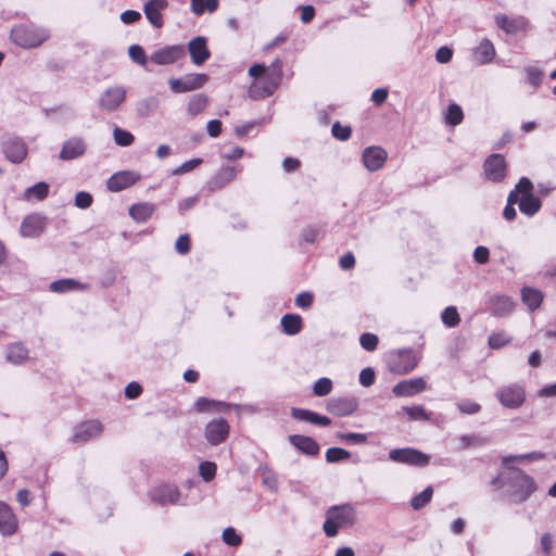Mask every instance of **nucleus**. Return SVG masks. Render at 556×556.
<instances>
[{"label":"nucleus","instance_id":"13d9d810","mask_svg":"<svg viewBox=\"0 0 556 556\" xmlns=\"http://www.w3.org/2000/svg\"><path fill=\"white\" fill-rule=\"evenodd\" d=\"M175 250L178 254L186 255L191 250V240L188 233L180 235L175 242Z\"/></svg>","mask_w":556,"mask_h":556},{"label":"nucleus","instance_id":"f257e3e1","mask_svg":"<svg viewBox=\"0 0 556 556\" xmlns=\"http://www.w3.org/2000/svg\"><path fill=\"white\" fill-rule=\"evenodd\" d=\"M249 75L253 78L248 89L250 98L256 100L270 97L282 80V62L276 59L268 67L253 64L249 68Z\"/></svg>","mask_w":556,"mask_h":556},{"label":"nucleus","instance_id":"5701e85b","mask_svg":"<svg viewBox=\"0 0 556 556\" xmlns=\"http://www.w3.org/2000/svg\"><path fill=\"white\" fill-rule=\"evenodd\" d=\"M140 176L134 172L122 170L113 174L106 182V187L112 192H118L134 186Z\"/></svg>","mask_w":556,"mask_h":556},{"label":"nucleus","instance_id":"f3484780","mask_svg":"<svg viewBox=\"0 0 556 556\" xmlns=\"http://www.w3.org/2000/svg\"><path fill=\"white\" fill-rule=\"evenodd\" d=\"M46 225V217L37 213L29 214L22 220L20 233L22 237L36 238L43 232Z\"/></svg>","mask_w":556,"mask_h":556},{"label":"nucleus","instance_id":"6e6d98bb","mask_svg":"<svg viewBox=\"0 0 556 556\" xmlns=\"http://www.w3.org/2000/svg\"><path fill=\"white\" fill-rule=\"evenodd\" d=\"M128 54L134 62H136L142 66H144L148 62L147 54H146L143 48L139 45L130 46L129 50H128Z\"/></svg>","mask_w":556,"mask_h":556},{"label":"nucleus","instance_id":"c85d7f7f","mask_svg":"<svg viewBox=\"0 0 556 556\" xmlns=\"http://www.w3.org/2000/svg\"><path fill=\"white\" fill-rule=\"evenodd\" d=\"M495 55V47L488 38L482 39L473 50V58L481 65L491 63Z\"/></svg>","mask_w":556,"mask_h":556},{"label":"nucleus","instance_id":"3c124183","mask_svg":"<svg viewBox=\"0 0 556 556\" xmlns=\"http://www.w3.org/2000/svg\"><path fill=\"white\" fill-rule=\"evenodd\" d=\"M332 390V381L329 378H319L314 387H313V393L316 396H326L328 395Z\"/></svg>","mask_w":556,"mask_h":556},{"label":"nucleus","instance_id":"423d86ee","mask_svg":"<svg viewBox=\"0 0 556 556\" xmlns=\"http://www.w3.org/2000/svg\"><path fill=\"white\" fill-rule=\"evenodd\" d=\"M495 396L504 407L517 409L526 402V390L521 384L511 383L501 387Z\"/></svg>","mask_w":556,"mask_h":556},{"label":"nucleus","instance_id":"a211bd4d","mask_svg":"<svg viewBox=\"0 0 556 556\" xmlns=\"http://www.w3.org/2000/svg\"><path fill=\"white\" fill-rule=\"evenodd\" d=\"M358 407V402L355 397H332L327 402V410L336 416H349L353 414Z\"/></svg>","mask_w":556,"mask_h":556},{"label":"nucleus","instance_id":"69168bd1","mask_svg":"<svg viewBox=\"0 0 556 556\" xmlns=\"http://www.w3.org/2000/svg\"><path fill=\"white\" fill-rule=\"evenodd\" d=\"M490 258V251L486 247H477L473 251V260L478 264H486Z\"/></svg>","mask_w":556,"mask_h":556},{"label":"nucleus","instance_id":"0e129e2a","mask_svg":"<svg viewBox=\"0 0 556 556\" xmlns=\"http://www.w3.org/2000/svg\"><path fill=\"white\" fill-rule=\"evenodd\" d=\"M92 204V197L88 192L80 191L75 197V205L79 208H87Z\"/></svg>","mask_w":556,"mask_h":556},{"label":"nucleus","instance_id":"39448f33","mask_svg":"<svg viewBox=\"0 0 556 556\" xmlns=\"http://www.w3.org/2000/svg\"><path fill=\"white\" fill-rule=\"evenodd\" d=\"M10 37L22 48H36L48 38V34L33 25L22 24L12 28Z\"/></svg>","mask_w":556,"mask_h":556},{"label":"nucleus","instance_id":"052dcab7","mask_svg":"<svg viewBox=\"0 0 556 556\" xmlns=\"http://www.w3.org/2000/svg\"><path fill=\"white\" fill-rule=\"evenodd\" d=\"M202 162H203L202 159L189 160V161L182 163L177 168H175L173 170V174L174 175H182V174L189 173V172L193 170L194 168H197L200 164H202Z\"/></svg>","mask_w":556,"mask_h":556},{"label":"nucleus","instance_id":"ddd939ff","mask_svg":"<svg viewBox=\"0 0 556 556\" xmlns=\"http://www.w3.org/2000/svg\"><path fill=\"white\" fill-rule=\"evenodd\" d=\"M387 159V151L378 146L366 148L362 154L363 164L369 172H376L382 168Z\"/></svg>","mask_w":556,"mask_h":556},{"label":"nucleus","instance_id":"7ed1b4c3","mask_svg":"<svg viewBox=\"0 0 556 556\" xmlns=\"http://www.w3.org/2000/svg\"><path fill=\"white\" fill-rule=\"evenodd\" d=\"M356 521L355 508L350 504L334 505L326 510L323 530L328 538H334L339 529L350 528Z\"/></svg>","mask_w":556,"mask_h":556},{"label":"nucleus","instance_id":"f8f14e48","mask_svg":"<svg viewBox=\"0 0 556 556\" xmlns=\"http://www.w3.org/2000/svg\"><path fill=\"white\" fill-rule=\"evenodd\" d=\"M2 151L5 157L15 164L22 163L28 154L26 143L17 137H11L4 140L2 142Z\"/></svg>","mask_w":556,"mask_h":556},{"label":"nucleus","instance_id":"b1692460","mask_svg":"<svg viewBox=\"0 0 556 556\" xmlns=\"http://www.w3.org/2000/svg\"><path fill=\"white\" fill-rule=\"evenodd\" d=\"M288 441L302 454L311 457H315L319 454L320 447L315 439L304 434H291Z\"/></svg>","mask_w":556,"mask_h":556},{"label":"nucleus","instance_id":"c9c22d12","mask_svg":"<svg viewBox=\"0 0 556 556\" xmlns=\"http://www.w3.org/2000/svg\"><path fill=\"white\" fill-rule=\"evenodd\" d=\"M155 207L151 203L142 202L130 206L129 215L138 223L148 220L154 213Z\"/></svg>","mask_w":556,"mask_h":556},{"label":"nucleus","instance_id":"4468645a","mask_svg":"<svg viewBox=\"0 0 556 556\" xmlns=\"http://www.w3.org/2000/svg\"><path fill=\"white\" fill-rule=\"evenodd\" d=\"M151 501L160 505L177 504L180 498V491L175 484H161L155 486L151 493Z\"/></svg>","mask_w":556,"mask_h":556},{"label":"nucleus","instance_id":"e2e57ef3","mask_svg":"<svg viewBox=\"0 0 556 556\" xmlns=\"http://www.w3.org/2000/svg\"><path fill=\"white\" fill-rule=\"evenodd\" d=\"M376 375L372 368H364L359 374V382L363 387H370L375 383Z\"/></svg>","mask_w":556,"mask_h":556},{"label":"nucleus","instance_id":"a19ab883","mask_svg":"<svg viewBox=\"0 0 556 556\" xmlns=\"http://www.w3.org/2000/svg\"><path fill=\"white\" fill-rule=\"evenodd\" d=\"M433 495V489L432 486H427L422 492L415 495L410 505L415 510H419L424 508L427 504L430 503Z\"/></svg>","mask_w":556,"mask_h":556},{"label":"nucleus","instance_id":"9b49d317","mask_svg":"<svg viewBox=\"0 0 556 556\" xmlns=\"http://www.w3.org/2000/svg\"><path fill=\"white\" fill-rule=\"evenodd\" d=\"M103 431V426L98 420L83 421L75 427V431L72 435V442L77 444H84L91 439L98 438Z\"/></svg>","mask_w":556,"mask_h":556},{"label":"nucleus","instance_id":"2f4dec72","mask_svg":"<svg viewBox=\"0 0 556 556\" xmlns=\"http://www.w3.org/2000/svg\"><path fill=\"white\" fill-rule=\"evenodd\" d=\"M543 293L539 289L532 287H523L521 289V299L523 304L531 311L538 309L543 302Z\"/></svg>","mask_w":556,"mask_h":556},{"label":"nucleus","instance_id":"4be33fe9","mask_svg":"<svg viewBox=\"0 0 556 556\" xmlns=\"http://www.w3.org/2000/svg\"><path fill=\"white\" fill-rule=\"evenodd\" d=\"M188 52L192 63L197 66L204 64L211 56L206 39L202 36H198L188 42Z\"/></svg>","mask_w":556,"mask_h":556},{"label":"nucleus","instance_id":"6ab92c4d","mask_svg":"<svg viewBox=\"0 0 556 556\" xmlns=\"http://www.w3.org/2000/svg\"><path fill=\"white\" fill-rule=\"evenodd\" d=\"M126 99V90L123 87H111L108 88L99 99V105L101 110L106 112H113Z\"/></svg>","mask_w":556,"mask_h":556},{"label":"nucleus","instance_id":"f03ea898","mask_svg":"<svg viewBox=\"0 0 556 556\" xmlns=\"http://www.w3.org/2000/svg\"><path fill=\"white\" fill-rule=\"evenodd\" d=\"M543 456L540 453H528L520 455H510L503 458V465L509 470V484L513 489V494L518 502L527 501L538 489L535 481L531 476L526 473L522 469L517 467H508L513 462L517 460H534Z\"/></svg>","mask_w":556,"mask_h":556},{"label":"nucleus","instance_id":"0eeeda50","mask_svg":"<svg viewBox=\"0 0 556 556\" xmlns=\"http://www.w3.org/2000/svg\"><path fill=\"white\" fill-rule=\"evenodd\" d=\"M392 462L410 466L425 467L430 463V456L412 447L394 448L389 453Z\"/></svg>","mask_w":556,"mask_h":556},{"label":"nucleus","instance_id":"603ef678","mask_svg":"<svg viewBox=\"0 0 556 556\" xmlns=\"http://www.w3.org/2000/svg\"><path fill=\"white\" fill-rule=\"evenodd\" d=\"M337 438L341 442L351 443V444H365L367 442V435L364 433L340 432L337 434Z\"/></svg>","mask_w":556,"mask_h":556},{"label":"nucleus","instance_id":"ea45409f","mask_svg":"<svg viewBox=\"0 0 556 556\" xmlns=\"http://www.w3.org/2000/svg\"><path fill=\"white\" fill-rule=\"evenodd\" d=\"M445 124L450 126H457L459 125L464 119V112L462 108L456 103H451L447 106V111L445 114Z\"/></svg>","mask_w":556,"mask_h":556},{"label":"nucleus","instance_id":"c756f323","mask_svg":"<svg viewBox=\"0 0 556 556\" xmlns=\"http://www.w3.org/2000/svg\"><path fill=\"white\" fill-rule=\"evenodd\" d=\"M495 23L506 34L514 35L525 29V21L521 17L513 18L505 14H498L495 16Z\"/></svg>","mask_w":556,"mask_h":556},{"label":"nucleus","instance_id":"2eb2a0df","mask_svg":"<svg viewBox=\"0 0 556 556\" xmlns=\"http://www.w3.org/2000/svg\"><path fill=\"white\" fill-rule=\"evenodd\" d=\"M229 435V425L224 418L211 420L205 427V438L212 445H218Z\"/></svg>","mask_w":556,"mask_h":556},{"label":"nucleus","instance_id":"dca6fc26","mask_svg":"<svg viewBox=\"0 0 556 556\" xmlns=\"http://www.w3.org/2000/svg\"><path fill=\"white\" fill-rule=\"evenodd\" d=\"M185 56V49L182 46H166L163 49L154 51L150 55L152 63L156 65L174 64Z\"/></svg>","mask_w":556,"mask_h":556},{"label":"nucleus","instance_id":"a878e982","mask_svg":"<svg viewBox=\"0 0 556 556\" xmlns=\"http://www.w3.org/2000/svg\"><path fill=\"white\" fill-rule=\"evenodd\" d=\"M291 417L299 421H304L321 427H328L331 425V419L327 416L319 415L313 410L305 408H291Z\"/></svg>","mask_w":556,"mask_h":556},{"label":"nucleus","instance_id":"c03bdc74","mask_svg":"<svg viewBox=\"0 0 556 556\" xmlns=\"http://www.w3.org/2000/svg\"><path fill=\"white\" fill-rule=\"evenodd\" d=\"M441 317L443 324L450 328L456 327L460 323V317L455 306H447Z\"/></svg>","mask_w":556,"mask_h":556},{"label":"nucleus","instance_id":"4c0bfd02","mask_svg":"<svg viewBox=\"0 0 556 556\" xmlns=\"http://www.w3.org/2000/svg\"><path fill=\"white\" fill-rule=\"evenodd\" d=\"M208 104V97L204 93H195L193 94L187 105V112L192 115L197 116L204 112Z\"/></svg>","mask_w":556,"mask_h":556},{"label":"nucleus","instance_id":"393cba45","mask_svg":"<svg viewBox=\"0 0 556 556\" xmlns=\"http://www.w3.org/2000/svg\"><path fill=\"white\" fill-rule=\"evenodd\" d=\"M17 518L11 507L0 501V533L3 535H12L17 530Z\"/></svg>","mask_w":556,"mask_h":556},{"label":"nucleus","instance_id":"e433bc0d","mask_svg":"<svg viewBox=\"0 0 556 556\" xmlns=\"http://www.w3.org/2000/svg\"><path fill=\"white\" fill-rule=\"evenodd\" d=\"M28 355L29 351L20 342L12 343L8 346L7 359L12 364H22L28 358Z\"/></svg>","mask_w":556,"mask_h":556},{"label":"nucleus","instance_id":"473e14b6","mask_svg":"<svg viewBox=\"0 0 556 556\" xmlns=\"http://www.w3.org/2000/svg\"><path fill=\"white\" fill-rule=\"evenodd\" d=\"M87 288L86 285L72 278L59 279L51 282L49 289L54 293H65L71 291H83Z\"/></svg>","mask_w":556,"mask_h":556},{"label":"nucleus","instance_id":"de8ad7c7","mask_svg":"<svg viewBox=\"0 0 556 556\" xmlns=\"http://www.w3.org/2000/svg\"><path fill=\"white\" fill-rule=\"evenodd\" d=\"M113 137H114L115 143L121 147H128L135 140V137L131 132H129L125 129H122L119 127H116L114 129Z\"/></svg>","mask_w":556,"mask_h":556},{"label":"nucleus","instance_id":"680f3d73","mask_svg":"<svg viewBox=\"0 0 556 556\" xmlns=\"http://www.w3.org/2000/svg\"><path fill=\"white\" fill-rule=\"evenodd\" d=\"M314 295L311 292L304 291L296 295L295 305L301 308H308L312 306Z\"/></svg>","mask_w":556,"mask_h":556},{"label":"nucleus","instance_id":"f704fd0d","mask_svg":"<svg viewBox=\"0 0 556 556\" xmlns=\"http://www.w3.org/2000/svg\"><path fill=\"white\" fill-rule=\"evenodd\" d=\"M230 408V405L225 402L210 400L207 397H199L194 402V409L199 413L203 412H227Z\"/></svg>","mask_w":556,"mask_h":556},{"label":"nucleus","instance_id":"79ce46f5","mask_svg":"<svg viewBox=\"0 0 556 556\" xmlns=\"http://www.w3.org/2000/svg\"><path fill=\"white\" fill-rule=\"evenodd\" d=\"M49 185L43 182V181H40V182H37L36 185L29 187L27 190H26V198H35L36 200H45L48 194H49Z\"/></svg>","mask_w":556,"mask_h":556},{"label":"nucleus","instance_id":"37998d69","mask_svg":"<svg viewBox=\"0 0 556 556\" xmlns=\"http://www.w3.org/2000/svg\"><path fill=\"white\" fill-rule=\"evenodd\" d=\"M326 460L328 463H338L351 457V453L342 447H330L326 451Z\"/></svg>","mask_w":556,"mask_h":556},{"label":"nucleus","instance_id":"9d476101","mask_svg":"<svg viewBox=\"0 0 556 556\" xmlns=\"http://www.w3.org/2000/svg\"><path fill=\"white\" fill-rule=\"evenodd\" d=\"M417 358L412 350H401L394 353L390 359L391 371L404 375L417 366Z\"/></svg>","mask_w":556,"mask_h":556},{"label":"nucleus","instance_id":"49530a36","mask_svg":"<svg viewBox=\"0 0 556 556\" xmlns=\"http://www.w3.org/2000/svg\"><path fill=\"white\" fill-rule=\"evenodd\" d=\"M216 471L217 466L213 462L205 460L199 465V473L205 482L212 481L216 476Z\"/></svg>","mask_w":556,"mask_h":556},{"label":"nucleus","instance_id":"58836bf2","mask_svg":"<svg viewBox=\"0 0 556 556\" xmlns=\"http://www.w3.org/2000/svg\"><path fill=\"white\" fill-rule=\"evenodd\" d=\"M191 10L195 15H202L205 11L215 12L219 5L218 0H190Z\"/></svg>","mask_w":556,"mask_h":556},{"label":"nucleus","instance_id":"4d7b16f0","mask_svg":"<svg viewBox=\"0 0 556 556\" xmlns=\"http://www.w3.org/2000/svg\"><path fill=\"white\" fill-rule=\"evenodd\" d=\"M359 343L364 350L372 352L377 349L379 339L376 334L366 332L361 336Z\"/></svg>","mask_w":556,"mask_h":556},{"label":"nucleus","instance_id":"864d4df0","mask_svg":"<svg viewBox=\"0 0 556 556\" xmlns=\"http://www.w3.org/2000/svg\"><path fill=\"white\" fill-rule=\"evenodd\" d=\"M222 538H223L224 543L229 546L237 547V546L241 545V543H242L241 535L238 534L236 532V530L231 527H228L223 531Z\"/></svg>","mask_w":556,"mask_h":556},{"label":"nucleus","instance_id":"09e8293b","mask_svg":"<svg viewBox=\"0 0 556 556\" xmlns=\"http://www.w3.org/2000/svg\"><path fill=\"white\" fill-rule=\"evenodd\" d=\"M404 412L412 420H429L430 414L421 405H414L410 407H404Z\"/></svg>","mask_w":556,"mask_h":556},{"label":"nucleus","instance_id":"bb28decb","mask_svg":"<svg viewBox=\"0 0 556 556\" xmlns=\"http://www.w3.org/2000/svg\"><path fill=\"white\" fill-rule=\"evenodd\" d=\"M241 169V166H224L219 168L210 181L211 189L216 190L224 188L236 178Z\"/></svg>","mask_w":556,"mask_h":556},{"label":"nucleus","instance_id":"1a4fd4ad","mask_svg":"<svg viewBox=\"0 0 556 556\" xmlns=\"http://www.w3.org/2000/svg\"><path fill=\"white\" fill-rule=\"evenodd\" d=\"M508 166L502 154H491L483 163L485 178L492 182H501L507 175Z\"/></svg>","mask_w":556,"mask_h":556},{"label":"nucleus","instance_id":"a18cd8bd","mask_svg":"<svg viewBox=\"0 0 556 556\" xmlns=\"http://www.w3.org/2000/svg\"><path fill=\"white\" fill-rule=\"evenodd\" d=\"M511 339L505 331L494 332L489 337L488 344L491 349L497 350L507 345Z\"/></svg>","mask_w":556,"mask_h":556},{"label":"nucleus","instance_id":"aec40b11","mask_svg":"<svg viewBox=\"0 0 556 556\" xmlns=\"http://www.w3.org/2000/svg\"><path fill=\"white\" fill-rule=\"evenodd\" d=\"M168 8V0H149L143 5V12L149 23L155 28L164 25L163 11Z\"/></svg>","mask_w":556,"mask_h":556},{"label":"nucleus","instance_id":"20e7f679","mask_svg":"<svg viewBox=\"0 0 556 556\" xmlns=\"http://www.w3.org/2000/svg\"><path fill=\"white\" fill-rule=\"evenodd\" d=\"M513 191L517 192V204L522 214L533 216L541 210L542 202L533 194V184L529 178H520Z\"/></svg>","mask_w":556,"mask_h":556},{"label":"nucleus","instance_id":"774afa93","mask_svg":"<svg viewBox=\"0 0 556 556\" xmlns=\"http://www.w3.org/2000/svg\"><path fill=\"white\" fill-rule=\"evenodd\" d=\"M453 51L448 47H441L435 52V60L439 63L445 64L452 60Z\"/></svg>","mask_w":556,"mask_h":556},{"label":"nucleus","instance_id":"72a5a7b5","mask_svg":"<svg viewBox=\"0 0 556 556\" xmlns=\"http://www.w3.org/2000/svg\"><path fill=\"white\" fill-rule=\"evenodd\" d=\"M282 331L288 336H295L301 332L303 328V319L298 314H286L281 320Z\"/></svg>","mask_w":556,"mask_h":556},{"label":"nucleus","instance_id":"5fc2aeb1","mask_svg":"<svg viewBox=\"0 0 556 556\" xmlns=\"http://www.w3.org/2000/svg\"><path fill=\"white\" fill-rule=\"evenodd\" d=\"M457 409L462 413V414H466V415H475V414H478L479 412H481V405L473 402V401H470V400H462L459 401L457 404Z\"/></svg>","mask_w":556,"mask_h":556},{"label":"nucleus","instance_id":"cd10ccee","mask_svg":"<svg viewBox=\"0 0 556 556\" xmlns=\"http://www.w3.org/2000/svg\"><path fill=\"white\" fill-rule=\"evenodd\" d=\"M489 311L494 316H504L513 312L515 303L507 295H494L489 300Z\"/></svg>","mask_w":556,"mask_h":556},{"label":"nucleus","instance_id":"412c9836","mask_svg":"<svg viewBox=\"0 0 556 556\" xmlns=\"http://www.w3.org/2000/svg\"><path fill=\"white\" fill-rule=\"evenodd\" d=\"M426 388L427 383L425 379L421 377H417L397 382L393 387L392 392L394 393L395 396L405 397L418 394L425 391Z\"/></svg>","mask_w":556,"mask_h":556},{"label":"nucleus","instance_id":"8fccbe9b","mask_svg":"<svg viewBox=\"0 0 556 556\" xmlns=\"http://www.w3.org/2000/svg\"><path fill=\"white\" fill-rule=\"evenodd\" d=\"M518 195L516 191H510L507 197V204L504 207L503 216L507 220H514L516 218V210L514 207L515 204H517Z\"/></svg>","mask_w":556,"mask_h":556},{"label":"nucleus","instance_id":"7c9ffc66","mask_svg":"<svg viewBox=\"0 0 556 556\" xmlns=\"http://www.w3.org/2000/svg\"><path fill=\"white\" fill-rule=\"evenodd\" d=\"M85 153V143L81 139L73 138L64 142L60 152L62 160H73Z\"/></svg>","mask_w":556,"mask_h":556},{"label":"nucleus","instance_id":"338daca9","mask_svg":"<svg viewBox=\"0 0 556 556\" xmlns=\"http://www.w3.org/2000/svg\"><path fill=\"white\" fill-rule=\"evenodd\" d=\"M141 20V14L135 10H126L121 14V21L124 24H134Z\"/></svg>","mask_w":556,"mask_h":556},{"label":"nucleus","instance_id":"6e6552de","mask_svg":"<svg viewBox=\"0 0 556 556\" xmlns=\"http://www.w3.org/2000/svg\"><path fill=\"white\" fill-rule=\"evenodd\" d=\"M208 81V76L204 73L187 74L182 78H169L168 85L173 92L185 93L202 88Z\"/></svg>","mask_w":556,"mask_h":556},{"label":"nucleus","instance_id":"bf43d9fd","mask_svg":"<svg viewBox=\"0 0 556 556\" xmlns=\"http://www.w3.org/2000/svg\"><path fill=\"white\" fill-rule=\"evenodd\" d=\"M332 136L341 141L348 140L352 135L350 126H343L339 122H336L331 128Z\"/></svg>","mask_w":556,"mask_h":556}]
</instances>
